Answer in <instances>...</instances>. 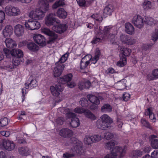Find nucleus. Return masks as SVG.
I'll list each match as a JSON object with an SVG mask.
<instances>
[{
    "label": "nucleus",
    "mask_w": 158,
    "mask_h": 158,
    "mask_svg": "<svg viewBox=\"0 0 158 158\" xmlns=\"http://www.w3.org/2000/svg\"><path fill=\"white\" fill-rule=\"evenodd\" d=\"M115 143L112 141L106 143L105 145V148L108 149H112L110 153L106 155L104 158H117L119 156L120 158L124 156L126 153L125 148L115 146Z\"/></svg>",
    "instance_id": "f257e3e1"
},
{
    "label": "nucleus",
    "mask_w": 158,
    "mask_h": 158,
    "mask_svg": "<svg viewBox=\"0 0 158 158\" xmlns=\"http://www.w3.org/2000/svg\"><path fill=\"white\" fill-rule=\"evenodd\" d=\"M121 51L123 56L120 57L119 61L117 62V65L120 67L125 66L127 63L126 56H128L131 52V50L127 48H122Z\"/></svg>",
    "instance_id": "7ed1b4c3"
},
{
    "label": "nucleus",
    "mask_w": 158,
    "mask_h": 158,
    "mask_svg": "<svg viewBox=\"0 0 158 158\" xmlns=\"http://www.w3.org/2000/svg\"><path fill=\"white\" fill-rule=\"evenodd\" d=\"M42 32L44 34L50 37L47 42L48 44H51L53 43L58 37L57 34L48 28H44L42 29Z\"/></svg>",
    "instance_id": "0eeeda50"
},
{
    "label": "nucleus",
    "mask_w": 158,
    "mask_h": 158,
    "mask_svg": "<svg viewBox=\"0 0 158 158\" xmlns=\"http://www.w3.org/2000/svg\"><path fill=\"white\" fill-rule=\"evenodd\" d=\"M101 55L100 50L98 49H97L95 53V55L94 57L91 58V60L92 63L95 64L97 61L99 60L100 55Z\"/></svg>",
    "instance_id": "c9c22d12"
},
{
    "label": "nucleus",
    "mask_w": 158,
    "mask_h": 158,
    "mask_svg": "<svg viewBox=\"0 0 158 158\" xmlns=\"http://www.w3.org/2000/svg\"><path fill=\"white\" fill-rule=\"evenodd\" d=\"M79 102L81 104V105L83 107L86 106L88 104V101L87 99L84 98H82Z\"/></svg>",
    "instance_id": "864d4df0"
},
{
    "label": "nucleus",
    "mask_w": 158,
    "mask_h": 158,
    "mask_svg": "<svg viewBox=\"0 0 158 158\" xmlns=\"http://www.w3.org/2000/svg\"><path fill=\"white\" fill-rule=\"evenodd\" d=\"M8 123V120L7 118L5 117L1 118L0 120V127L6 126Z\"/></svg>",
    "instance_id": "a18cd8bd"
},
{
    "label": "nucleus",
    "mask_w": 158,
    "mask_h": 158,
    "mask_svg": "<svg viewBox=\"0 0 158 158\" xmlns=\"http://www.w3.org/2000/svg\"><path fill=\"white\" fill-rule=\"evenodd\" d=\"M67 28V26L65 24H58L54 26L52 30L56 33H62L65 31Z\"/></svg>",
    "instance_id": "f3484780"
},
{
    "label": "nucleus",
    "mask_w": 158,
    "mask_h": 158,
    "mask_svg": "<svg viewBox=\"0 0 158 158\" xmlns=\"http://www.w3.org/2000/svg\"><path fill=\"white\" fill-rule=\"evenodd\" d=\"M108 40L110 41V43L113 45L115 44L116 43V35L113 32L109 34L107 36V38L106 40Z\"/></svg>",
    "instance_id": "72a5a7b5"
},
{
    "label": "nucleus",
    "mask_w": 158,
    "mask_h": 158,
    "mask_svg": "<svg viewBox=\"0 0 158 158\" xmlns=\"http://www.w3.org/2000/svg\"><path fill=\"white\" fill-rule=\"evenodd\" d=\"M56 67L54 68L53 71V74L55 77H58L60 76L65 67L64 64L56 65Z\"/></svg>",
    "instance_id": "a211bd4d"
},
{
    "label": "nucleus",
    "mask_w": 158,
    "mask_h": 158,
    "mask_svg": "<svg viewBox=\"0 0 158 158\" xmlns=\"http://www.w3.org/2000/svg\"><path fill=\"white\" fill-rule=\"evenodd\" d=\"M126 80L124 79L118 82L116 84L118 89L122 90L125 89L127 87L126 85Z\"/></svg>",
    "instance_id": "2f4dec72"
},
{
    "label": "nucleus",
    "mask_w": 158,
    "mask_h": 158,
    "mask_svg": "<svg viewBox=\"0 0 158 158\" xmlns=\"http://www.w3.org/2000/svg\"><path fill=\"white\" fill-rule=\"evenodd\" d=\"M50 89L51 93L53 96L57 97L60 94V92L58 91L55 88L54 86H51Z\"/></svg>",
    "instance_id": "c03bdc74"
},
{
    "label": "nucleus",
    "mask_w": 158,
    "mask_h": 158,
    "mask_svg": "<svg viewBox=\"0 0 158 158\" xmlns=\"http://www.w3.org/2000/svg\"><path fill=\"white\" fill-rule=\"evenodd\" d=\"M26 28L29 30H33L39 29L40 27V23L36 20L30 21L25 22L24 24Z\"/></svg>",
    "instance_id": "423d86ee"
},
{
    "label": "nucleus",
    "mask_w": 158,
    "mask_h": 158,
    "mask_svg": "<svg viewBox=\"0 0 158 158\" xmlns=\"http://www.w3.org/2000/svg\"><path fill=\"white\" fill-rule=\"evenodd\" d=\"M84 114L86 117L91 120H94L96 119V117L89 110H85Z\"/></svg>",
    "instance_id": "a19ab883"
},
{
    "label": "nucleus",
    "mask_w": 158,
    "mask_h": 158,
    "mask_svg": "<svg viewBox=\"0 0 158 158\" xmlns=\"http://www.w3.org/2000/svg\"><path fill=\"white\" fill-rule=\"evenodd\" d=\"M76 116V115L75 113L70 112L67 114V116L68 118H72L70 124L72 127L73 128L77 127L80 124L79 118L75 117Z\"/></svg>",
    "instance_id": "9d476101"
},
{
    "label": "nucleus",
    "mask_w": 158,
    "mask_h": 158,
    "mask_svg": "<svg viewBox=\"0 0 158 158\" xmlns=\"http://www.w3.org/2000/svg\"><path fill=\"white\" fill-rule=\"evenodd\" d=\"M56 16L55 13H49L46 16L45 20V24L47 25L50 26L52 25L54 22L58 23V20L56 18Z\"/></svg>",
    "instance_id": "9b49d317"
},
{
    "label": "nucleus",
    "mask_w": 158,
    "mask_h": 158,
    "mask_svg": "<svg viewBox=\"0 0 158 158\" xmlns=\"http://www.w3.org/2000/svg\"><path fill=\"white\" fill-rule=\"evenodd\" d=\"M152 44H143L142 46V51H146L150 49L153 45Z\"/></svg>",
    "instance_id": "5fc2aeb1"
},
{
    "label": "nucleus",
    "mask_w": 158,
    "mask_h": 158,
    "mask_svg": "<svg viewBox=\"0 0 158 158\" xmlns=\"http://www.w3.org/2000/svg\"><path fill=\"white\" fill-rule=\"evenodd\" d=\"M142 6L144 10L145 11L153 9L154 8L151 2L148 0H145L144 1L142 4Z\"/></svg>",
    "instance_id": "c85d7f7f"
},
{
    "label": "nucleus",
    "mask_w": 158,
    "mask_h": 158,
    "mask_svg": "<svg viewBox=\"0 0 158 158\" xmlns=\"http://www.w3.org/2000/svg\"><path fill=\"white\" fill-rule=\"evenodd\" d=\"M3 51L7 57H9L10 55L12 56L11 52H12V50L10 51L6 48H4L3 49Z\"/></svg>",
    "instance_id": "13d9d810"
},
{
    "label": "nucleus",
    "mask_w": 158,
    "mask_h": 158,
    "mask_svg": "<svg viewBox=\"0 0 158 158\" xmlns=\"http://www.w3.org/2000/svg\"><path fill=\"white\" fill-rule=\"evenodd\" d=\"M35 42L40 45H44L46 43V39L45 37L40 34H35L33 37Z\"/></svg>",
    "instance_id": "2eb2a0df"
},
{
    "label": "nucleus",
    "mask_w": 158,
    "mask_h": 158,
    "mask_svg": "<svg viewBox=\"0 0 158 158\" xmlns=\"http://www.w3.org/2000/svg\"><path fill=\"white\" fill-rule=\"evenodd\" d=\"M5 11L6 14L10 16H17L20 14V11L19 9L12 6H6Z\"/></svg>",
    "instance_id": "6e6552de"
},
{
    "label": "nucleus",
    "mask_w": 158,
    "mask_h": 158,
    "mask_svg": "<svg viewBox=\"0 0 158 158\" xmlns=\"http://www.w3.org/2000/svg\"><path fill=\"white\" fill-rule=\"evenodd\" d=\"M100 118L107 125L111 126L110 124L113 123L112 119L106 114H105L102 115Z\"/></svg>",
    "instance_id": "bb28decb"
},
{
    "label": "nucleus",
    "mask_w": 158,
    "mask_h": 158,
    "mask_svg": "<svg viewBox=\"0 0 158 158\" xmlns=\"http://www.w3.org/2000/svg\"><path fill=\"white\" fill-rule=\"evenodd\" d=\"M129 36L125 34H122L120 37L121 41L123 43H125Z\"/></svg>",
    "instance_id": "6e6d98bb"
},
{
    "label": "nucleus",
    "mask_w": 158,
    "mask_h": 158,
    "mask_svg": "<svg viewBox=\"0 0 158 158\" xmlns=\"http://www.w3.org/2000/svg\"><path fill=\"white\" fill-rule=\"evenodd\" d=\"M25 87L26 89H28L30 87L34 88L38 85V83L36 80L35 79L31 80L29 83H25Z\"/></svg>",
    "instance_id": "473e14b6"
},
{
    "label": "nucleus",
    "mask_w": 158,
    "mask_h": 158,
    "mask_svg": "<svg viewBox=\"0 0 158 158\" xmlns=\"http://www.w3.org/2000/svg\"><path fill=\"white\" fill-rule=\"evenodd\" d=\"M61 83H59L56 85L54 86V88L56 89L58 91L60 92H62L63 90V85H61Z\"/></svg>",
    "instance_id": "4d7b16f0"
},
{
    "label": "nucleus",
    "mask_w": 158,
    "mask_h": 158,
    "mask_svg": "<svg viewBox=\"0 0 158 158\" xmlns=\"http://www.w3.org/2000/svg\"><path fill=\"white\" fill-rule=\"evenodd\" d=\"M92 136L87 135L84 139V143L87 145H90L94 142Z\"/></svg>",
    "instance_id": "37998d69"
},
{
    "label": "nucleus",
    "mask_w": 158,
    "mask_h": 158,
    "mask_svg": "<svg viewBox=\"0 0 158 158\" xmlns=\"http://www.w3.org/2000/svg\"><path fill=\"white\" fill-rule=\"evenodd\" d=\"M68 56V55L67 54H65L63 55L60 58L59 60L55 63V65H57L58 64L60 65L61 64H63V63L65 62L67 60Z\"/></svg>",
    "instance_id": "79ce46f5"
},
{
    "label": "nucleus",
    "mask_w": 158,
    "mask_h": 158,
    "mask_svg": "<svg viewBox=\"0 0 158 158\" xmlns=\"http://www.w3.org/2000/svg\"><path fill=\"white\" fill-rule=\"evenodd\" d=\"M142 155V152L139 150L133 151L131 153V156L133 157H138Z\"/></svg>",
    "instance_id": "09e8293b"
},
{
    "label": "nucleus",
    "mask_w": 158,
    "mask_h": 158,
    "mask_svg": "<svg viewBox=\"0 0 158 158\" xmlns=\"http://www.w3.org/2000/svg\"><path fill=\"white\" fill-rule=\"evenodd\" d=\"M4 42L6 47L10 48H12L16 46L15 42L10 38H7Z\"/></svg>",
    "instance_id": "c756f323"
},
{
    "label": "nucleus",
    "mask_w": 158,
    "mask_h": 158,
    "mask_svg": "<svg viewBox=\"0 0 158 158\" xmlns=\"http://www.w3.org/2000/svg\"><path fill=\"white\" fill-rule=\"evenodd\" d=\"M12 56L16 58H20L23 57V53L22 50L18 49H14L12 50Z\"/></svg>",
    "instance_id": "393cba45"
},
{
    "label": "nucleus",
    "mask_w": 158,
    "mask_h": 158,
    "mask_svg": "<svg viewBox=\"0 0 158 158\" xmlns=\"http://www.w3.org/2000/svg\"><path fill=\"white\" fill-rule=\"evenodd\" d=\"M144 22L143 18L139 15L134 16L132 20V23L139 28H141L143 27Z\"/></svg>",
    "instance_id": "1a4fd4ad"
},
{
    "label": "nucleus",
    "mask_w": 158,
    "mask_h": 158,
    "mask_svg": "<svg viewBox=\"0 0 158 158\" xmlns=\"http://www.w3.org/2000/svg\"><path fill=\"white\" fill-rule=\"evenodd\" d=\"M73 77L72 73H69L65 75L58 79L59 83L62 84H67L68 87L70 88H73L75 86V83L73 82H70Z\"/></svg>",
    "instance_id": "20e7f679"
},
{
    "label": "nucleus",
    "mask_w": 158,
    "mask_h": 158,
    "mask_svg": "<svg viewBox=\"0 0 158 158\" xmlns=\"http://www.w3.org/2000/svg\"><path fill=\"white\" fill-rule=\"evenodd\" d=\"M85 110L80 107H77L74 109V112L76 113L79 114L84 113Z\"/></svg>",
    "instance_id": "bf43d9fd"
},
{
    "label": "nucleus",
    "mask_w": 158,
    "mask_h": 158,
    "mask_svg": "<svg viewBox=\"0 0 158 158\" xmlns=\"http://www.w3.org/2000/svg\"><path fill=\"white\" fill-rule=\"evenodd\" d=\"M152 72L156 79H158V69H153Z\"/></svg>",
    "instance_id": "338daca9"
},
{
    "label": "nucleus",
    "mask_w": 158,
    "mask_h": 158,
    "mask_svg": "<svg viewBox=\"0 0 158 158\" xmlns=\"http://www.w3.org/2000/svg\"><path fill=\"white\" fill-rule=\"evenodd\" d=\"M135 40L133 38L129 36L125 43L131 45L135 44Z\"/></svg>",
    "instance_id": "8fccbe9b"
},
{
    "label": "nucleus",
    "mask_w": 158,
    "mask_h": 158,
    "mask_svg": "<svg viewBox=\"0 0 158 158\" xmlns=\"http://www.w3.org/2000/svg\"><path fill=\"white\" fill-rule=\"evenodd\" d=\"M70 141L72 144H74V147L71 149L70 153H66L64 154L62 158H72L77 155H81L83 152L82 149V144L81 143H77L75 138H71Z\"/></svg>",
    "instance_id": "f03ea898"
},
{
    "label": "nucleus",
    "mask_w": 158,
    "mask_h": 158,
    "mask_svg": "<svg viewBox=\"0 0 158 158\" xmlns=\"http://www.w3.org/2000/svg\"><path fill=\"white\" fill-rule=\"evenodd\" d=\"M146 23L149 25L152 26L155 23V21L152 18L147 17L146 18Z\"/></svg>",
    "instance_id": "49530a36"
},
{
    "label": "nucleus",
    "mask_w": 158,
    "mask_h": 158,
    "mask_svg": "<svg viewBox=\"0 0 158 158\" xmlns=\"http://www.w3.org/2000/svg\"><path fill=\"white\" fill-rule=\"evenodd\" d=\"M114 11V7L111 5L106 6L104 8L103 12V15L106 17L107 15H110Z\"/></svg>",
    "instance_id": "a878e982"
},
{
    "label": "nucleus",
    "mask_w": 158,
    "mask_h": 158,
    "mask_svg": "<svg viewBox=\"0 0 158 158\" xmlns=\"http://www.w3.org/2000/svg\"><path fill=\"white\" fill-rule=\"evenodd\" d=\"M64 0H57L52 5V8L53 10L56 9L59 7L65 5L64 2Z\"/></svg>",
    "instance_id": "ea45409f"
},
{
    "label": "nucleus",
    "mask_w": 158,
    "mask_h": 158,
    "mask_svg": "<svg viewBox=\"0 0 158 158\" xmlns=\"http://www.w3.org/2000/svg\"><path fill=\"white\" fill-rule=\"evenodd\" d=\"M130 95L127 93H125L123 94V98L124 101H127L130 98Z\"/></svg>",
    "instance_id": "69168bd1"
},
{
    "label": "nucleus",
    "mask_w": 158,
    "mask_h": 158,
    "mask_svg": "<svg viewBox=\"0 0 158 158\" xmlns=\"http://www.w3.org/2000/svg\"><path fill=\"white\" fill-rule=\"evenodd\" d=\"M150 156L152 158H158V151H154L151 153Z\"/></svg>",
    "instance_id": "0e129e2a"
},
{
    "label": "nucleus",
    "mask_w": 158,
    "mask_h": 158,
    "mask_svg": "<svg viewBox=\"0 0 158 158\" xmlns=\"http://www.w3.org/2000/svg\"><path fill=\"white\" fill-rule=\"evenodd\" d=\"M125 28L126 32L129 34H132L134 33V29L133 26L130 23L125 24Z\"/></svg>",
    "instance_id": "7c9ffc66"
},
{
    "label": "nucleus",
    "mask_w": 158,
    "mask_h": 158,
    "mask_svg": "<svg viewBox=\"0 0 158 158\" xmlns=\"http://www.w3.org/2000/svg\"><path fill=\"white\" fill-rule=\"evenodd\" d=\"M96 125L98 128L102 130H105L107 128L111 129V126L107 125L101 119H99L96 122Z\"/></svg>",
    "instance_id": "aec40b11"
},
{
    "label": "nucleus",
    "mask_w": 158,
    "mask_h": 158,
    "mask_svg": "<svg viewBox=\"0 0 158 158\" xmlns=\"http://www.w3.org/2000/svg\"><path fill=\"white\" fill-rule=\"evenodd\" d=\"M29 16L35 20H41L44 16V12L40 9H36L31 11L29 14Z\"/></svg>",
    "instance_id": "39448f33"
},
{
    "label": "nucleus",
    "mask_w": 158,
    "mask_h": 158,
    "mask_svg": "<svg viewBox=\"0 0 158 158\" xmlns=\"http://www.w3.org/2000/svg\"><path fill=\"white\" fill-rule=\"evenodd\" d=\"M73 135V132L68 128L61 129L60 131V135L64 138L69 137Z\"/></svg>",
    "instance_id": "6ab92c4d"
},
{
    "label": "nucleus",
    "mask_w": 158,
    "mask_h": 158,
    "mask_svg": "<svg viewBox=\"0 0 158 158\" xmlns=\"http://www.w3.org/2000/svg\"><path fill=\"white\" fill-rule=\"evenodd\" d=\"M104 137L105 139L109 140L113 138L114 137V135L112 133L107 132L104 134Z\"/></svg>",
    "instance_id": "3c124183"
},
{
    "label": "nucleus",
    "mask_w": 158,
    "mask_h": 158,
    "mask_svg": "<svg viewBox=\"0 0 158 158\" xmlns=\"http://www.w3.org/2000/svg\"><path fill=\"white\" fill-rule=\"evenodd\" d=\"M101 110L103 113L110 112L112 110V107L109 104H105L101 107Z\"/></svg>",
    "instance_id": "f704fd0d"
},
{
    "label": "nucleus",
    "mask_w": 158,
    "mask_h": 158,
    "mask_svg": "<svg viewBox=\"0 0 158 158\" xmlns=\"http://www.w3.org/2000/svg\"><path fill=\"white\" fill-rule=\"evenodd\" d=\"M27 47L30 50L35 52L38 50L39 47L35 43L29 42L27 44Z\"/></svg>",
    "instance_id": "4c0bfd02"
},
{
    "label": "nucleus",
    "mask_w": 158,
    "mask_h": 158,
    "mask_svg": "<svg viewBox=\"0 0 158 158\" xmlns=\"http://www.w3.org/2000/svg\"><path fill=\"white\" fill-rule=\"evenodd\" d=\"M2 145L3 147L8 151L14 150L15 146V145L13 141L5 139L3 140Z\"/></svg>",
    "instance_id": "ddd939ff"
},
{
    "label": "nucleus",
    "mask_w": 158,
    "mask_h": 158,
    "mask_svg": "<svg viewBox=\"0 0 158 158\" xmlns=\"http://www.w3.org/2000/svg\"><path fill=\"white\" fill-rule=\"evenodd\" d=\"M87 98L89 101L92 103L98 105L100 103V101L98 97L93 95H88Z\"/></svg>",
    "instance_id": "cd10ccee"
},
{
    "label": "nucleus",
    "mask_w": 158,
    "mask_h": 158,
    "mask_svg": "<svg viewBox=\"0 0 158 158\" xmlns=\"http://www.w3.org/2000/svg\"><path fill=\"white\" fill-rule=\"evenodd\" d=\"M56 14L57 16L60 19H65L67 15V12L63 8H59L57 10Z\"/></svg>",
    "instance_id": "b1692460"
},
{
    "label": "nucleus",
    "mask_w": 158,
    "mask_h": 158,
    "mask_svg": "<svg viewBox=\"0 0 158 158\" xmlns=\"http://www.w3.org/2000/svg\"><path fill=\"white\" fill-rule=\"evenodd\" d=\"M147 78L149 81H153L156 80L152 72V73L148 74L147 76Z\"/></svg>",
    "instance_id": "052dcab7"
},
{
    "label": "nucleus",
    "mask_w": 158,
    "mask_h": 158,
    "mask_svg": "<svg viewBox=\"0 0 158 158\" xmlns=\"http://www.w3.org/2000/svg\"><path fill=\"white\" fill-rule=\"evenodd\" d=\"M2 33L5 38L10 37L13 33V28L10 25H6L4 29L3 30Z\"/></svg>",
    "instance_id": "412c9836"
},
{
    "label": "nucleus",
    "mask_w": 158,
    "mask_h": 158,
    "mask_svg": "<svg viewBox=\"0 0 158 158\" xmlns=\"http://www.w3.org/2000/svg\"><path fill=\"white\" fill-rule=\"evenodd\" d=\"M19 58L14 57L13 59V62L10 63V64L8 66V68L10 69H13L19 64L20 62Z\"/></svg>",
    "instance_id": "e433bc0d"
},
{
    "label": "nucleus",
    "mask_w": 158,
    "mask_h": 158,
    "mask_svg": "<svg viewBox=\"0 0 158 158\" xmlns=\"http://www.w3.org/2000/svg\"><path fill=\"white\" fill-rule=\"evenodd\" d=\"M92 58L91 55H88L85 56L81 60L80 63V69H85L90 63Z\"/></svg>",
    "instance_id": "f8f14e48"
},
{
    "label": "nucleus",
    "mask_w": 158,
    "mask_h": 158,
    "mask_svg": "<svg viewBox=\"0 0 158 158\" xmlns=\"http://www.w3.org/2000/svg\"><path fill=\"white\" fill-rule=\"evenodd\" d=\"M19 153L24 156H27L29 154L30 151L29 148L27 147H21L19 149Z\"/></svg>",
    "instance_id": "58836bf2"
},
{
    "label": "nucleus",
    "mask_w": 158,
    "mask_h": 158,
    "mask_svg": "<svg viewBox=\"0 0 158 158\" xmlns=\"http://www.w3.org/2000/svg\"><path fill=\"white\" fill-rule=\"evenodd\" d=\"M91 83L89 81H87L82 83V85L84 86V88H89L90 86Z\"/></svg>",
    "instance_id": "774afa93"
},
{
    "label": "nucleus",
    "mask_w": 158,
    "mask_h": 158,
    "mask_svg": "<svg viewBox=\"0 0 158 158\" xmlns=\"http://www.w3.org/2000/svg\"><path fill=\"white\" fill-rule=\"evenodd\" d=\"M5 14L2 10H0V23H2L4 19Z\"/></svg>",
    "instance_id": "680f3d73"
},
{
    "label": "nucleus",
    "mask_w": 158,
    "mask_h": 158,
    "mask_svg": "<svg viewBox=\"0 0 158 158\" xmlns=\"http://www.w3.org/2000/svg\"><path fill=\"white\" fill-rule=\"evenodd\" d=\"M14 31L16 35L20 36L22 35L24 33V27L21 25H17L15 27Z\"/></svg>",
    "instance_id": "4be33fe9"
},
{
    "label": "nucleus",
    "mask_w": 158,
    "mask_h": 158,
    "mask_svg": "<svg viewBox=\"0 0 158 158\" xmlns=\"http://www.w3.org/2000/svg\"><path fill=\"white\" fill-rule=\"evenodd\" d=\"M54 0H39V4L40 8L45 12L48 11L49 8V2H52Z\"/></svg>",
    "instance_id": "dca6fc26"
},
{
    "label": "nucleus",
    "mask_w": 158,
    "mask_h": 158,
    "mask_svg": "<svg viewBox=\"0 0 158 158\" xmlns=\"http://www.w3.org/2000/svg\"><path fill=\"white\" fill-rule=\"evenodd\" d=\"M111 27L109 26L105 27L104 29L101 31H100V35L102 38V40L105 41L107 38V36L109 34L112 32Z\"/></svg>",
    "instance_id": "4468645a"
},
{
    "label": "nucleus",
    "mask_w": 158,
    "mask_h": 158,
    "mask_svg": "<svg viewBox=\"0 0 158 158\" xmlns=\"http://www.w3.org/2000/svg\"><path fill=\"white\" fill-rule=\"evenodd\" d=\"M158 39V30H156L152 34L151 39L154 42L156 41Z\"/></svg>",
    "instance_id": "de8ad7c7"
},
{
    "label": "nucleus",
    "mask_w": 158,
    "mask_h": 158,
    "mask_svg": "<svg viewBox=\"0 0 158 158\" xmlns=\"http://www.w3.org/2000/svg\"><path fill=\"white\" fill-rule=\"evenodd\" d=\"M64 121V118L61 117H59L56 119V123L59 125H62L63 124Z\"/></svg>",
    "instance_id": "e2e57ef3"
},
{
    "label": "nucleus",
    "mask_w": 158,
    "mask_h": 158,
    "mask_svg": "<svg viewBox=\"0 0 158 158\" xmlns=\"http://www.w3.org/2000/svg\"><path fill=\"white\" fill-rule=\"evenodd\" d=\"M156 136L151 135L149 137V140L152 147L154 149H158V140L156 139Z\"/></svg>",
    "instance_id": "5701e85b"
},
{
    "label": "nucleus",
    "mask_w": 158,
    "mask_h": 158,
    "mask_svg": "<svg viewBox=\"0 0 158 158\" xmlns=\"http://www.w3.org/2000/svg\"><path fill=\"white\" fill-rule=\"evenodd\" d=\"M94 142H96L100 141L102 137L101 135H94L92 136Z\"/></svg>",
    "instance_id": "603ef678"
}]
</instances>
